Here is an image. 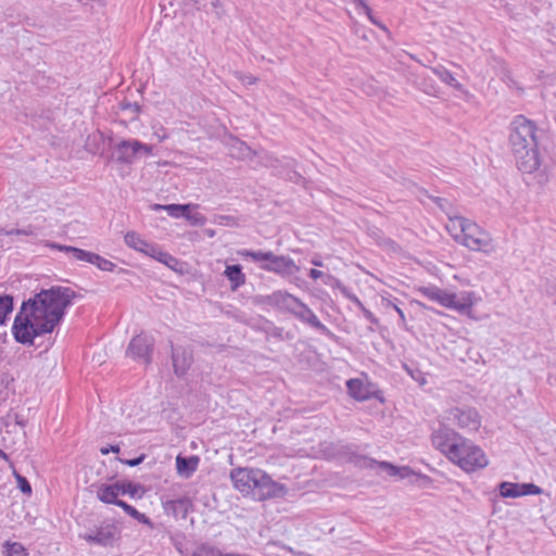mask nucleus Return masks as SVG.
Segmentation results:
<instances>
[{"instance_id":"4c0bfd02","label":"nucleus","mask_w":556,"mask_h":556,"mask_svg":"<svg viewBox=\"0 0 556 556\" xmlns=\"http://www.w3.org/2000/svg\"><path fill=\"white\" fill-rule=\"evenodd\" d=\"M377 242L379 245L384 247L392 251H396L399 248L397 244L395 243V241H393L390 238L382 237V236H377Z\"/></svg>"},{"instance_id":"e433bc0d","label":"nucleus","mask_w":556,"mask_h":556,"mask_svg":"<svg viewBox=\"0 0 556 556\" xmlns=\"http://www.w3.org/2000/svg\"><path fill=\"white\" fill-rule=\"evenodd\" d=\"M14 475H15V478L17 480V484H18L20 490L24 494H30L31 493V486H30V483L28 482V480L25 477H23L20 473H17V472H14Z\"/></svg>"},{"instance_id":"58836bf2","label":"nucleus","mask_w":556,"mask_h":556,"mask_svg":"<svg viewBox=\"0 0 556 556\" xmlns=\"http://www.w3.org/2000/svg\"><path fill=\"white\" fill-rule=\"evenodd\" d=\"M117 506L123 508V510L126 514H128L129 516H131L132 518H135L138 515V510L135 507H132L131 505H129L126 502H124V501L118 502Z\"/></svg>"},{"instance_id":"c756f323","label":"nucleus","mask_w":556,"mask_h":556,"mask_svg":"<svg viewBox=\"0 0 556 556\" xmlns=\"http://www.w3.org/2000/svg\"><path fill=\"white\" fill-rule=\"evenodd\" d=\"M13 311V296L0 295V325L4 324L7 316Z\"/></svg>"},{"instance_id":"4468645a","label":"nucleus","mask_w":556,"mask_h":556,"mask_svg":"<svg viewBox=\"0 0 556 556\" xmlns=\"http://www.w3.org/2000/svg\"><path fill=\"white\" fill-rule=\"evenodd\" d=\"M298 299L288 292L279 290L267 296V303L291 314L294 311Z\"/></svg>"},{"instance_id":"9d476101","label":"nucleus","mask_w":556,"mask_h":556,"mask_svg":"<svg viewBox=\"0 0 556 556\" xmlns=\"http://www.w3.org/2000/svg\"><path fill=\"white\" fill-rule=\"evenodd\" d=\"M446 419L469 431L477 430L480 427V417L475 408H452L448 410Z\"/></svg>"},{"instance_id":"c85d7f7f","label":"nucleus","mask_w":556,"mask_h":556,"mask_svg":"<svg viewBox=\"0 0 556 556\" xmlns=\"http://www.w3.org/2000/svg\"><path fill=\"white\" fill-rule=\"evenodd\" d=\"M380 467L387 468L389 471V475L391 476H399L401 479L409 478L412 475H414L413 470L409 467H395L389 463H380Z\"/></svg>"},{"instance_id":"c03bdc74","label":"nucleus","mask_w":556,"mask_h":556,"mask_svg":"<svg viewBox=\"0 0 556 556\" xmlns=\"http://www.w3.org/2000/svg\"><path fill=\"white\" fill-rule=\"evenodd\" d=\"M323 275H324L323 271H320L318 269L313 268L309 270V277L314 280L323 277Z\"/></svg>"},{"instance_id":"3c124183","label":"nucleus","mask_w":556,"mask_h":556,"mask_svg":"<svg viewBox=\"0 0 556 556\" xmlns=\"http://www.w3.org/2000/svg\"><path fill=\"white\" fill-rule=\"evenodd\" d=\"M0 456L7 458V454L3 451H0Z\"/></svg>"},{"instance_id":"de8ad7c7","label":"nucleus","mask_w":556,"mask_h":556,"mask_svg":"<svg viewBox=\"0 0 556 556\" xmlns=\"http://www.w3.org/2000/svg\"><path fill=\"white\" fill-rule=\"evenodd\" d=\"M312 264L318 267L323 266V262L319 258H313Z\"/></svg>"},{"instance_id":"8fccbe9b","label":"nucleus","mask_w":556,"mask_h":556,"mask_svg":"<svg viewBox=\"0 0 556 556\" xmlns=\"http://www.w3.org/2000/svg\"><path fill=\"white\" fill-rule=\"evenodd\" d=\"M442 202H445V200H443V199H438V204L443 208V204H442Z\"/></svg>"},{"instance_id":"f8f14e48","label":"nucleus","mask_w":556,"mask_h":556,"mask_svg":"<svg viewBox=\"0 0 556 556\" xmlns=\"http://www.w3.org/2000/svg\"><path fill=\"white\" fill-rule=\"evenodd\" d=\"M262 269L280 275H292L298 271V266L289 256L271 254L269 261L261 266Z\"/></svg>"},{"instance_id":"dca6fc26","label":"nucleus","mask_w":556,"mask_h":556,"mask_svg":"<svg viewBox=\"0 0 556 556\" xmlns=\"http://www.w3.org/2000/svg\"><path fill=\"white\" fill-rule=\"evenodd\" d=\"M200 458L198 456H182L177 455L176 457V470L178 476L182 478H190L198 469Z\"/></svg>"},{"instance_id":"a18cd8bd","label":"nucleus","mask_w":556,"mask_h":556,"mask_svg":"<svg viewBox=\"0 0 556 556\" xmlns=\"http://www.w3.org/2000/svg\"><path fill=\"white\" fill-rule=\"evenodd\" d=\"M361 3H362V5H363V8L365 9V11H366L367 15L369 16V18H370L375 24H377V25H378V23H377V22L371 17V15H370V13H371L370 8H369L367 4H365L363 1H361Z\"/></svg>"},{"instance_id":"a19ab883","label":"nucleus","mask_w":556,"mask_h":556,"mask_svg":"<svg viewBox=\"0 0 556 556\" xmlns=\"http://www.w3.org/2000/svg\"><path fill=\"white\" fill-rule=\"evenodd\" d=\"M143 459H144V455H140L137 458L128 459V460H125L124 463L130 467H135V466H138L139 464H141L143 462Z\"/></svg>"},{"instance_id":"37998d69","label":"nucleus","mask_w":556,"mask_h":556,"mask_svg":"<svg viewBox=\"0 0 556 556\" xmlns=\"http://www.w3.org/2000/svg\"><path fill=\"white\" fill-rule=\"evenodd\" d=\"M353 301H355V302H356V303H357V304L363 308L365 316H366L368 319L372 320V314H371V312H369L368 309H366V308L363 306L362 302H361L356 296H354V298H353Z\"/></svg>"},{"instance_id":"473e14b6","label":"nucleus","mask_w":556,"mask_h":556,"mask_svg":"<svg viewBox=\"0 0 556 556\" xmlns=\"http://www.w3.org/2000/svg\"><path fill=\"white\" fill-rule=\"evenodd\" d=\"M382 305H383L384 308H392L393 311H395L397 313L399 317H400L401 326L402 327H406L405 314L402 311V308L395 302H393L390 299L382 298Z\"/></svg>"},{"instance_id":"ddd939ff","label":"nucleus","mask_w":556,"mask_h":556,"mask_svg":"<svg viewBox=\"0 0 556 556\" xmlns=\"http://www.w3.org/2000/svg\"><path fill=\"white\" fill-rule=\"evenodd\" d=\"M117 534V529L114 525H105L97 529L92 533H86L84 539L91 544L101 546L112 545Z\"/></svg>"},{"instance_id":"ea45409f","label":"nucleus","mask_w":556,"mask_h":556,"mask_svg":"<svg viewBox=\"0 0 556 556\" xmlns=\"http://www.w3.org/2000/svg\"><path fill=\"white\" fill-rule=\"evenodd\" d=\"M100 452H101L102 455H106L110 452L118 453L119 452V446L118 445L103 446V447H101Z\"/></svg>"},{"instance_id":"2eb2a0df","label":"nucleus","mask_w":556,"mask_h":556,"mask_svg":"<svg viewBox=\"0 0 556 556\" xmlns=\"http://www.w3.org/2000/svg\"><path fill=\"white\" fill-rule=\"evenodd\" d=\"M172 361L175 374L182 377L192 364V355L182 348L172 346Z\"/></svg>"},{"instance_id":"1a4fd4ad","label":"nucleus","mask_w":556,"mask_h":556,"mask_svg":"<svg viewBox=\"0 0 556 556\" xmlns=\"http://www.w3.org/2000/svg\"><path fill=\"white\" fill-rule=\"evenodd\" d=\"M154 339L148 334L140 333L134 337L126 350V355L134 361H140L146 365L151 363Z\"/></svg>"},{"instance_id":"412c9836","label":"nucleus","mask_w":556,"mask_h":556,"mask_svg":"<svg viewBox=\"0 0 556 556\" xmlns=\"http://www.w3.org/2000/svg\"><path fill=\"white\" fill-rule=\"evenodd\" d=\"M224 275L231 282V290L235 291L239 287L245 283V276L242 273L240 265H228L224 271Z\"/></svg>"},{"instance_id":"09e8293b","label":"nucleus","mask_w":556,"mask_h":556,"mask_svg":"<svg viewBox=\"0 0 556 556\" xmlns=\"http://www.w3.org/2000/svg\"><path fill=\"white\" fill-rule=\"evenodd\" d=\"M549 294L555 298L554 299V304L556 305V286L552 288V290L549 291Z\"/></svg>"},{"instance_id":"9b49d317","label":"nucleus","mask_w":556,"mask_h":556,"mask_svg":"<svg viewBox=\"0 0 556 556\" xmlns=\"http://www.w3.org/2000/svg\"><path fill=\"white\" fill-rule=\"evenodd\" d=\"M302 323L308 324L311 327L320 330L323 333L329 334L330 330L318 319L315 313L300 299H298L294 305V311L291 313Z\"/></svg>"},{"instance_id":"72a5a7b5","label":"nucleus","mask_w":556,"mask_h":556,"mask_svg":"<svg viewBox=\"0 0 556 556\" xmlns=\"http://www.w3.org/2000/svg\"><path fill=\"white\" fill-rule=\"evenodd\" d=\"M242 255L247 256V257H250L252 258L253 261L255 262H261V261H269V258L271 257V254L273 252L268 251V252H263V251H243L241 252Z\"/></svg>"},{"instance_id":"f03ea898","label":"nucleus","mask_w":556,"mask_h":556,"mask_svg":"<svg viewBox=\"0 0 556 556\" xmlns=\"http://www.w3.org/2000/svg\"><path fill=\"white\" fill-rule=\"evenodd\" d=\"M432 444L467 472L488 466L486 455L478 445L447 427H440L432 433Z\"/></svg>"},{"instance_id":"49530a36","label":"nucleus","mask_w":556,"mask_h":556,"mask_svg":"<svg viewBox=\"0 0 556 556\" xmlns=\"http://www.w3.org/2000/svg\"><path fill=\"white\" fill-rule=\"evenodd\" d=\"M242 81L249 84V85H252V84H255L256 83V78L253 77V76H247V77H241Z\"/></svg>"},{"instance_id":"6ab92c4d","label":"nucleus","mask_w":556,"mask_h":556,"mask_svg":"<svg viewBox=\"0 0 556 556\" xmlns=\"http://www.w3.org/2000/svg\"><path fill=\"white\" fill-rule=\"evenodd\" d=\"M119 489L116 485V482L113 484H101L97 489V497L106 504H114L117 506V503L122 500H118Z\"/></svg>"},{"instance_id":"39448f33","label":"nucleus","mask_w":556,"mask_h":556,"mask_svg":"<svg viewBox=\"0 0 556 556\" xmlns=\"http://www.w3.org/2000/svg\"><path fill=\"white\" fill-rule=\"evenodd\" d=\"M230 479L239 492L258 501L283 495L287 491L261 469L235 468L230 472Z\"/></svg>"},{"instance_id":"6e6552de","label":"nucleus","mask_w":556,"mask_h":556,"mask_svg":"<svg viewBox=\"0 0 556 556\" xmlns=\"http://www.w3.org/2000/svg\"><path fill=\"white\" fill-rule=\"evenodd\" d=\"M153 147L138 140H122L115 146L116 162L131 164L139 155H150Z\"/></svg>"},{"instance_id":"0eeeda50","label":"nucleus","mask_w":556,"mask_h":556,"mask_svg":"<svg viewBox=\"0 0 556 556\" xmlns=\"http://www.w3.org/2000/svg\"><path fill=\"white\" fill-rule=\"evenodd\" d=\"M124 240L129 248L156 260L173 270H176V267L179 265V261L175 256L164 252L159 245L146 241L135 231H128Z\"/></svg>"},{"instance_id":"f3484780","label":"nucleus","mask_w":556,"mask_h":556,"mask_svg":"<svg viewBox=\"0 0 556 556\" xmlns=\"http://www.w3.org/2000/svg\"><path fill=\"white\" fill-rule=\"evenodd\" d=\"M189 505L190 502L188 498H177L164 502L163 507L167 515H172L177 519H185L188 514Z\"/></svg>"},{"instance_id":"4be33fe9","label":"nucleus","mask_w":556,"mask_h":556,"mask_svg":"<svg viewBox=\"0 0 556 556\" xmlns=\"http://www.w3.org/2000/svg\"><path fill=\"white\" fill-rule=\"evenodd\" d=\"M432 73L441 79L444 84L453 87L456 90H463V85L453 76V74L442 65L431 68Z\"/></svg>"},{"instance_id":"a878e982","label":"nucleus","mask_w":556,"mask_h":556,"mask_svg":"<svg viewBox=\"0 0 556 556\" xmlns=\"http://www.w3.org/2000/svg\"><path fill=\"white\" fill-rule=\"evenodd\" d=\"M500 494L503 497L516 498L522 495L520 484L513 482H502L498 485Z\"/></svg>"},{"instance_id":"2f4dec72","label":"nucleus","mask_w":556,"mask_h":556,"mask_svg":"<svg viewBox=\"0 0 556 556\" xmlns=\"http://www.w3.org/2000/svg\"><path fill=\"white\" fill-rule=\"evenodd\" d=\"M91 264L97 266L99 269L104 271H113L115 268V264L111 261L102 257L101 255L93 253Z\"/></svg>"},{"instance_id":"20e7f679","label":"nucleus","mask_w":556,"mask_h":556,"mask_svg":"<svg viewBox=\"0 0 556 556\" xmlns=\"http://www.w3.org/2000/svg\"><path fill=\"white\" fill-rule=\"evenodd\" d=\"M446 230L457 243L470 251L486 255L496 251V243L491 233L464 216L448 215Z\"/></svg>"},{"instance_id":"c9c22d12","label":"nucleus","mask_w":556,"mask_h":556,"mask_svg":"<svg viewBox=\"0 0 556 556\" xmlns=\"http://www.w3.org/2000/svg\"><path fill=\"white\" fill-rule=\"evenodd\" d=\"M520 490L522 495H539L542 493V489L533 483H522L520 484Z\"/></svg>"},{"instance_id":"bb28decb","label":"nucleus","mask_w":556,"mask_h":556,"mask_svg":"<svg viewBox=\"0 0 556 556\" xmlns=\"http://www.w3.org/2000/svg\"><path fill=\"white\" fill-rule=\"evenodd\" d=\"M190 556H226V553L214 545L202 543L195 547Z\"/></svg>"},{"instance_id":"5701e85b","label":"nucleus","mask_w":556,"mask_h":556,"mask_svg":"<svg viewBox=\"0 0 556 556\" xmlns=\"http://www.w3.org/2000/svg\"><path fill=\"white\" fill-rule=\"evenodd\" d=\"M194 206L193 204H154L153 210L154 211H161L164 210L170 215L172 217L178 218L184 217L185 212L189 211L190 207Z\"/></svg>"},{"instance_id":"7c9ffc66","label":"nucleus","mask_w":556,"mask_h":556,"mask_svg":"<svg viewBox=\"0 0 556 556\" xmlns=\"http://www.w3.org/2000/svg\"><path fill=\"white\" fill-rule=\"evenodd\" d=\"M0 235H4V236L16 235V236L30 237V236H35L36 231H35V228L33 226H27L25 228L1 229L0 230Z\"/></svg>"},{"instance_id":"b1692460","label":"nucleus","mask_w":556,"mask_h":556,"mask_svg":"<svg viewBox=\"0 0 556 556\" xmlns=\"http://www.w3.org/2000/svg\"><path fill=\"white\" fill-rule=\"evenodd\" d=\"M230 154L237 159H250L253 151L245 142L239 139H232L230 143Z\"/></svg>"},{"instance_id":"f704fd0d","label":"nucleus","mask_w":556,"mask_h":556,"mask_svg":"<svg viewBox=\"0 0 556 556\" xmlns=\"http://www.w3.org/2000/svg\"><path fill=\"white\" fill-rule=\"evenodd\" d=\"M184 217L193 226H204L206 223V217L201 213H190L189 211L185 212Z\"/></svg>"},{"instance_id":"393cba45","label":"nucleus","mask_w":556,"mask_h":556,"mask_svg":"<svg viewBox=\"0 0 556 556\" xmlns=\"http://www.w3.org/2000/svg\"><path fill=\"white\" fill-rule=\"evenodd\" d=\"M116 485L119 489V495L128 494L131 497H141L144 493L143 488L139 483L131 481H117Z\"/></svg>"},{"instance_id":"a211bd4d","label":"nucleus","mask_w":556,"mask_h":556,"mask_svg":"<svg viewBox=\"0 0 556 556\" xmlns=\"http://www.w3.org/2000/svg\"><path fill=\"white\" fill-rule=\"evenodd\" d=\"M50 247L58 251L71 254L72 257L76 261L86 262V263L91 264L93 252L86 251V250L71 247V245L60 244V243H51Z\"/></svg>"},{"instance_id":"aec40b11","label":"nucleus","mask_w":556,"mask_h":556,"mask_svg":"<svg viewBox=\"0 0 556 556\" xmlns=\"http://www.w3.org/2000/svg\"><path fill=\"white\" fill-rule=\"evenodd\" d=\"M349 394L356 401H366L370 397L368 386L361 379H350L346 382Z\"/></svg>"},{"instance_id":"423d86ee","label":"nucleus","mask_w":556,"mask_h":556,"mask_svg":"<svg viewBox=\"0 0 556 556\" xmlns=\"http://www.w3.org/2000/svg\"><path fill=\"white\" fill-rule=\"evenodd\" d=\"M418 292L430 301L437 302L443 307L455 309L470 316L471 307L475 304V293L463 291L459 294L440 289L435 286L421 287Z\"/></svg>"},{"instance_id":"603ef678","label":"nucleus","mask_w":556,"mask_h":556,"mask_svg":"<svg viewBox=\"0 0 556 556\" xmlns=\"http://www.w3.org/2000/svg\"><path fill=\"white\" fill-rule=\"evenodd\" d=\"M217 2H218V0H212V4H213V7H216V5H217Z\"/></svg>"},{"instance_id":"cd10ccee","label":"nucleus","mask_w":556,"mask_h":556,"mask_svg":"<svg viewBox=\"0 0 556 556\" xmlns=\"http://www.w3.org/2000/svg\"><path fill=\"white\" fill-rule=\"evenodd\" d=\"M3 547H4V551H3L4 556H27L28 555L24 545L18 542L7 541L3 544Z\"/></svg>"},{"instance_id":"7ed1b4c3","label":"nucleus","mask_w":556,"mask_h":556,"mask_svg":"<svg viewBox=\"0 0 556 556\" xmlns=\"http://www.w3.org/2000/svg\"><path fill=\"white\" fill-rule=\"evenodd\" d=\"M539 134L535 123L523 115L516 116L510 124L509 146L519 170L525 174H533L542 165Z\"/></svg>"},{"instance_id":"f257e3e1","label":"nucleus","mask_w":556,"mask_h":556,"mask_svg":"<svg viewBox=\"0 0 556 556\" xmlns=\"http://www.w3.org/2000/svg\"><path fill=\"white\" fill-rule=\"evenodd\" d=\"M78 296L70 287L53 286L24 301L12 326L15 341L31 346L37 337L51 333Z\"/></svg>"},{"instance_id":"79ce46f5","label":"nucleus","mask_w":556,"mask_h":556,"mask_svg":"<svg viewBox=\"0 0 556 556\" xmlns=\"http://www.w3.org/2000/svg\"><path fill=\"white\" fill-rule=\"evenodd\" d=\"M143 525H151L150 519L142 513L138 511V515L134 518Z\"/></svg>"}]
</instances>
